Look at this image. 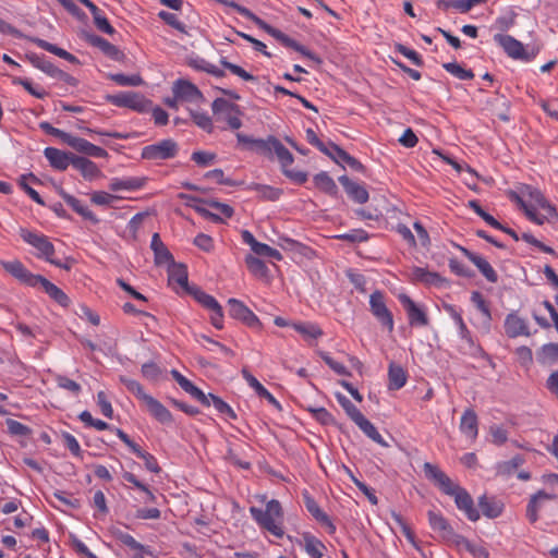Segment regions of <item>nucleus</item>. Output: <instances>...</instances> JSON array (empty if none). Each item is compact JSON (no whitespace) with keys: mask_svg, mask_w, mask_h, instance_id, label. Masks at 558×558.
Segmentation results:
<instances>
[{"mask_svg":"<svg viewBox=\"0 0 558 558\" xmlns=\"http://www.w3.org/2000/svg\"><path fill=\"white\" fill-rule=\"evenodd\" d=\"M61 196L63 201L66 203V205H69L75 213L81 215L84 219L89 220L94 225H97L99 222L97 216L86 205H84L82 201L77 199L76 197L68 193H62Z\"/></svg>","mask_w":558,"mask_h":558,"instance_id":"nucleus-29","label":"nucleus"},{"mask_svg":"<svg viewBox=\"0 0 558 558\" xmlns=\"http://www.w3.org/2000/svg\"><path fill=\"white\" fill-rule=\"evenodd\" d=\"M252 149L268 158L276 156L282 173L293 182L303 184L307 181V174L305 172L290 169V166L294 161L293 155L277 137L270 135L265 140L256 138Z\"/></svg>","mask_w":558,"mask_h":558,"instance_id":"nucleus-2","label":"nucleus"},{"mask_svg":"<svg viewBox=\"0 0 558 558\" xmlns=\"http://www.w3.org/2000/svg\"><path fill=\"white\" fill-rule=\"evenodd\" d=\"M460 432L469 438L471 441H474L478 435V418L473 409H466L460 420L459 425Z\"/></svg>","mask_w":558,"mask_h":558,"instance_id":"nucleus-23","label":"nucleus"},{"mask_svg":"<svg viewBox=\"0 0 558 558\" xmlns=\"http://www.w3.org/2000/svg\"><path fill=\"white\" fill-rule=\"evenodd\" d=\"M193 122L201 128L202 130L206 131L207 133H211L214 125L211 118L209 114L205 111H197V110H191L190 111Z\"/></svg>","mask_w":558,"mask_h":558,"instance_id":"nucleus-53","label":"nucleus"},{"mask_svg":"<svg viewBox=\"0 0 558 558\" xmlns=\"http://www.w3.org/2000/svg\"><path fill=\"white\" fill-rule=\"evenodd\" d=\"M158 16L169 26L173 27L174 29L179 31L182 34H187L186 26L184 23H182L178 15L174 13H170L167 11H160L158 13Z\"/></svg>","mask_w":558,"mask_h":558,"instance_id":"nucleus-61","label":"nucleus"},{"mask_svg":"<svg viewBox=\"0 0 558 558\" xmlns=\"http://www.w3.org/2000/svg\"><path fill=\"white\" fill-rule=\"evenodd\" d=\"M525 459L522 456L517 454L508 461L498 463L496 466L497 474L501 476H510L515 470L523 465Z\"/></svg>","mask_w":558,"mask_h":558,"instance_id":"nucleus-44","label":"nucleus"},{"mask_svg":"<svg viewBox=\"0 0 558 558\" xmlns=\"http://www.w3.org/2000/svg\"><path fill=\"white\" fill-rule=\"evenodd\" d=\"M319 356L336 374L349 375L347 367L341 362L335 360L329 353L319 352Z\"/></svg>","mask_w":558,"mask_h":558,"instance_id":"nucleus-63","label":"nucleus"},{"mask_svg":"<svg viewBox=\"0 0 558 558\" xmlns=\"http://www.w3.org/2000/svg\"><path fill=\"white\" fill-rule=\"evenodd\" d=\"M291 327L304 338L317 339L323 336V330L313 323H293Z\"/></svg>","mask_w":558,"mask_h":558,"instance_id":"nucleus-46","label":"nucleus"},{"mask_svg":"<svg viewBox=\"0 0 558 558\" xmlns=\"http://www.w3.org/2000/svg\"><path fill=\"white\" fill-rule=\"evenodd\" d=\"M428 524L439 537L449 544H454L460 534H457L448 520L439 511L429 510L427 512Z\"/></svg>","mask_w":558,"mask_h":558,"instance_id":"nucleus-10","label":"nucleus"},{"mask_svg":"<svg viewBox=\"0 0 558 558\" xmlns=\"http://www.w3.org/2000/svg\"><path fill=\"white\" fill-rule=\"evenodd\" d=\"M88 43L92 46L99 48L105 54H107L113 59H118V56L120 54L119 49L114 45H112L107 39H105L100 36H97V35L88 36Z\"/></svg>","mask_w":558,"mask_h":558,"instance_id":"nucleus-43","label":"nucleus"},{"mask_svg":"<svg viewBox=\"0 0 558 558\" xmlns=\"http://www.w3.org/2000/svg\"><path fill=\"white\" fill-rule=\"evenodd\" d=\"M34 44L50 52V53H53L69 62H76L77 59L75 56H73L72 53L68 52L66 50L62 49V48H59L58 46L53 45V44H50L49 41L45 40V39H41V38H35L34 40Z\"/></svg>","mask_w":558,"mask_h":558,"instance_id":"nucleus-38","label":"nucleus"},{"mask_svg":"<svg viewBox=\"0 0 558 558\" xmlns=\"http://www.w3.org/2000/svg\"><path fill=\"white\" fill-rule=\"evenodd\" d=\"M189 292L193 295L195 301L206 310H210L219 304V302L213 295L207 294L205 291L198 288H193L189 290Z\"/></svg>","mask_w":558,"mask_h":558,"instance_id":"nucleus-52","label":"nucleus"},{"mask_svg":"<svg viewBox=\"0 0 558 558\" xmlns=\"http://www.w3.org/2000/svg\"><path fill=\"white\" fill-rule=\"evenodd\" d=\"M388 378V388L390 390H399L407 384V374L404 369L399 365H389Z\"/></svg>","mask_w":558,"mask_h":558,"instance_id":"nucleus-34","label":"nucleus"},{"mask_svg":"<svg viewBox=\"0 0 558 558\" xmlns=\"http://www.w3.org/2000/svg\"><path fill=\"white\" fill-rule=\"evenodd\" d=\"M56 383L59 388L70 391L71 393L77 396L81 392V386L76 381L68 378L63 375L56 376Z\"/></svg>","mask_w":558,"mask_h":558,"instance_id":"nucleus-64","label":"nucleus"},{"mask_svg":"<svg viewBox=\"0 0 558 558\" xmlns=\"http://www.w3.org/2000/svg\"><path fill=\"white\" fill-rule=\"evenodd\" d=\"M313 180H314L315 186L318 190H320L322 192H324L330 196L337 195L338 186H337L336 182L333 181V179L327 172L322 171V172L317 173Z\"/></svg>","mask_w":558,"mask_h":558,"instance_id":"nucleus-33","label":"nucleus"},{"mask_svg":"<svg viewBox=\"0 0 558 558\" xmlns=\"http://www.w3.org/2000/svg\"><path fill=\"white\" fill-rule=\"evenodd\" d=\"M172 93L184 102L199 104L204 101L203 93L195 84L187 80L179 78L174 81Z\"/></svg>","mask_w":558,"mask_h":558,"instance_id":"nucleus-11","label":"nucleus"},{"mask_svg":"<svg viewBox=\"0 0 558 558\" xmlns=\"http://www.w3.org/2000/svg\"><path fill=\"white\" fill-rule=\"evenodd\" d=\"M256 25H258L260 28L265 29L270 36H272L275 39H277L279 43H281L284 47H287L289 44H291V39L288 35L282 33L281 31L268 25L263 20L257 17L256 15L252 20Z\"/></svg>","mask_w":558,"mask_h":558,"instance_id":"nucleus-49","label":"nucleus"},{"mask_svg":"<svg viewBox=\"0 0 558 558\" xmlns=\"http://www.w3.org/2000/svg\"><path fill=\"white\" fill-rule=\"evenodd\" d=\"M355 424L359 426V428L373 441L379 444V445H386L383 436L379 434L377 428L374 426V424L368 421L364 415H362Z\"/></svg>","mask_w":558,"mask_h":558,"instance_id":"nucleus-42","label":"nucleus"},{"mask_svg":"<svg viewBox=\"0 0 558 558\" xmlns=\"http://www.w3.org/2000/svg\"><path fill=\"white\" fill-rule=\"evenodd\" d=\"M530 191L531 198L544 210L543 214L537 213L534 206H527L524 209L526 217L536 225H543L546 220L556 219L558 217L556 207L551 205L544 195L536 189L526 186Z\"/></svg>","mask_w":558,"mask_h":558,"instance_id":"nucleus-6","label":"nucleus"},{"mask_svg":"<svg viewBox=\"0 0 558 558\" xmlns=\"http://www.w3.org/2000/svg\"><path fill=\"white\" fill-rule=\"evenodd\" d=\"M109 101L118 107L130 108L136 111H144L147 100L144 96L135 92H122L108 97Z\"/></svg>","mask_w":558,"mask_h":558,"instance_id":"nucleus-14","label":"nucleus"},{"mask_svg":"<svg viewBox=\"0 0 558 558\" xmlns=\"http://www.w3.org/2000/svg\"><path fill=\"white\" fill-rule=\"evenodd\" d=\"M461 341H462L461 351L464 354H469L474 357L485 355V351L483 350V348L480 344L475 343L472 335L468 336V338L466 337L463 338Z\"/></svg>","mask_w":558,"mask_h":558,"instance_id":"nucleus-57","label":"nucleus"},{"mask_svg":"<svg viewBox=\"0 0 558 558\" xmlns=\"http://www.w3.org/2000/svg\"><path fill=\"white\" fill-rule=\"evenodd\" d=\"M150 247L154 251L156 264L160 265L173 262L171 253L163 244L158 233L153 234Z\"/></svg>","mask_w":558,"mask_h":558,"instance_id":"nucleus-31","label":"nucleus"},{"mask_svg":"<svg viewBox=\"0 0 558 558\" xmlns=\"http://www.w3.org/2000/svg\"><path fill=\"white\" fill-rule=\"evenodd\" d=\"M348 196L357 204H365L368 201V192L364 185L350 180L347 175L339 178Z\"/></svg>","mask_w":558,"mask_h":558,"instance_id":"nucleus-24","label":"nucleus"},{"mask_svg":"<svg viewBox=\"0 0 558 558\" xmlns=\"http://www.w3.org/2000/svg\"><path fill=\"white\" fill-rule=\"evenodd\" d=\"M172 265L169 268L168 271V280L170 284H177L181 288L187 287V270L186 267L182 264H174L171 262Z\"/></svg>","mask_w":558,"mask_h":558,"instance_id":"nucleus-35","label":"nucleus"},{"mask_svg":"<svg viewBox=\"0 0 558 558\" xmlns=\"http://www.w3.org/2000/svg\"><path fill=\"white\" fill-rule=\"evenodd\" d=\"M369 311L381 327L387 329L388 332L393 331V315L386 304V298L383 291L375 290L369 295Z\"/></svg>","mask_w":558,"mask_h":558,"instance_id":"nucleus-7","label":"nucleus"},{"mask_svg":"<svg viewBox=\"0 0 558 558\" xmlns=\"http://www.w3.org/2000/svg\"><path fill=\"white\" fill-rule=\"evenodd\" d=\"M44 155L49 161L50 166L60 171L65 170L70 165H72L74 157L73 154L64 153L54 147L45 148Z\"/></svg>","mask_w":558,"mask_h":558,"instance_id":"nucleus-25","label":"nucleus"},{"mask_svg":"<svg viewBox=\"0 0 558 558\" xmlns=\"http://www.w3.org/2000/svg\"><path fill=\"white\" fill-rule=\"evenodd\" d=\"M120 199H122L121 196L105 191H96L90 195L92 203L98 206H112L116 201Z\"/></svg>","mask_w":558,"mask_h":558,"instance_id":"nucleus-55","label":"nucleus"},{"mask_svg":"<svg viewBox=\"0 0 558 558\" xmlns=\"http://www.w3.org/2000/svg\"><path fill=\"white\" fill-rule=\"evenodd\" d=\"M555 497L556 495L546 493L544 490H538L536 494L532 495L526 506L527 520L531 523H535L538 520L541 504L546 500H553Z\"/></svg>","mask_w":558,"mask_h":558,"instance_id":"nucleus-28","label":"nucleus"},{"mask_svg":"<svg viewBox=\"0 0 558 558\" xmlns=\"http://www.w3.org/2000/svg\"><path fill=\"white\" fill-rule=\"evenodd\" d=\"M178 153V143L172 138H165L155 144L144 146L141 150V158L158 163L177 157Z\"/></svg>","mask_w":558,"mask_h":558,"instance_id":"nucleus-4","label":"nucleus"},{"mask_svg":"<svg viewBox=\"0 0 558 558\" xmlns=\"http://www.w3.org/2000/svg\"><path fill=\"white\" fill-rule=\"evenodd\" d=\"M472 303L476 306V308L482 313L484 317V323L487 328H489L492 320V313L488 303L484 299L483 294L478 291L472 292L471 295Z\"/></svg>","mask_w":558,"mask_h":558,"instance_id":"nucleus-48","label":"nucleus"},{"mask_svg":"<svg viewBox=\"0 0 558 558\" xmlns=\"http://www.w3.org/2000/svg\"><path fill=\"white\" fill-rule=\"evenodd\" d=\"M2 267L11 276L17 279L20 282L35 288L37 287V280H40V275L32 274L20 260H7L1 262Z\"/></svg>","mask_w":558,"mask_h":558,"instance_id":"nucleus-12","label":"nucleus"},{"mask_svg":"<svg viewBox=\"0 0 558 558\" xmlns=\"http://www.w3.org/2000/svg\"><path fill=\"white\" fill-rule=\"evenodd\" d=\"M538 360L542 363H554L558 361V343H547L541 348Z\"/></svg>","mask_w":558,"mask_h":558,"instance_id":"nucleus-56","label":"nucleus"},{"mask_svg":"<svg viewBox=\"0 0 558 558\" xmlns=\"http://www.w3.org/2000/svg\"><path fill=\"white\" fill-rule=\"evenodd\" d=\"M304 549L311 558H322L326 546L311 533L303 534Z\"/></svg>","mask_w":558,"mask_h":558,"instance_id":"nucleus-32","label":"nucleus"},{"mask_svg":"<svg viewBox=\"0 0 558 558\" xmlns=\"http://www.w3.org/2000/svg\"><path fill=\"white\" fill-rule=\"evenodd\" d=\"M207 397H209L210 405H213L220 414L226 415L230 420L236 418L235 412L221 398H219L215 395H211V393H209Z\"/></svg>","mask_w":558,"mask_h":558,"instance_id":"nucleus-54","label":"nucleus"},{"mask_svg":"<svg viewBox=\"0 0 558 558\" xmlns=\"http://www.w3.org/2000/svg\"><path fill=\"white\" fill-rule=\"evenodd\" d=\"M13 84L23 86L31 95L38 99H43L47 96L44 88L35 86L28 78L15 77L13 78Z\"/></svg>","mask_w":558,"mask_h":558,"instance_id":"nucleus-59","label":"nucleus"},{"mask_svg":"<svg viewBox=\"0 0 558 558\" xmlns=\"http://www.w3.org/2000/svg\"><path fill=\"white\" fill-rule=\"evenodd\" d=\"M398 300L403 306L411 327H426L429 324L426 307L415 303L408 294L401 293Z\"/></svg>","mask_w":558,"mask_h":558,"instance_id":"nucleus-9","label":"nucleus"},{"mask_svg":"<svg viewBox=\"0 0 558 558\" xmlns=\"http://www.w3.org/2000/svg\"><path fill=\"white\" fill-rule=\"evenodd\" d=\"M220 63L225 69L229 70L232 74L241 77L244 81H248V82L256 81V77L254 75L250 74L247 71H245L240 65L229 62L226 58H222L220 60Z\"/></svg>","mask_w":558,"mask_h":558,"instance_id":"nucleus-62","label":"nucleus"},{"mask_svg":"<svg viewBox=\"0 0 558 558\" xmlns=\"http://www.w3.org/2000/svg\"><path fill=\"white\" fill-rule=\"evenodd\" d=\"M235 108L236 105L225 98H216L211 104L214 114L221 118L230 111H235Z\"/></svg>","mask_w":558,"mask_h":558,"instance_id":"nucleus-60","label":"nucleus"},{"mask_svg":"<svg viewBox=\"0 0 558 558\" xmlns=\"http://www.w3.org/2000/svg\"><path fill=\"white\" fill-rule=\"evenodd\" d=\"M453 545L457 547L464 548L466 551H469L476 558H488L489 557V553L485 547L470 542L468 538H465L462 535H460L458 537V539L456 541V543Z\"/></svg>","mask_w":558,"mask_h":558,"instance_id":"nucleus-40","label":"nucleus"},{"mask_svg":"<svg viewBox=\"0 0 558 558\" xmlns=\"http://www.w3.org/2000/svg\"><path fill=\"white\" fill-rule=\"evenodd\" d=\"M494 41L499 47L502 48V50L509 58H511L513 60H521L524 62H530L536 57V54L538 52V49L527 51L525 49L524 45L520 40H518L517 38H514L511 35H507V34H501V33L495 34Z\"/></svg>","mask_w":558,"mask_h":558,"instance_id":"nucleus-5","label":"nucleus"},{"mask_svg":"<svg viewBox=\"0 0 558 558\" xmlns=\"http://www.w3.org/2000/svg\"><path fill=\"white\" fill-rule=\"evenodd\" d=\"M241 235L243 242L247 244L256 255L269 257L275 260L282 259V254L278 250L266 243L258 242L248 230H243Z\"/></svg>","mask_w":558,"mask_h":558,"instance_id":"nucleus-16","label":"nucleus"},{"mask_svg":"<svg viewBox=\"0 0 558 558\" xmlns=\"http://www.w3.org/2000/svg\"><path fill=\"white\" fill-rule=\"evenodd\" d=\"M40 287L50 299L58 303L62 307H69L71 304L70 298L54 283L40 276V280H37V287Z\"/></svg>","mask_w":558,"mask_h":558,"instance_id":"nucleus-27","label":"nucleus"},{"mask_svg":"<svg viewBox=\"0 0 558 558\" xmlns=\"http://www.w3.org/2000/svg\"><path fill=\"white\" fill-rule=\"evenodd\" d=\"M245 265L252 275L258 278H266L268 276V268L266 264L254 255L245 257Z\"/></svg>","mask_w":558,"mask_h":558,"instance_id":"nucleus-47","label":"nucleus"},{"mask_svg":"<svg viewBox=\"0 0 558 558\" xmlns=\"http://www.w3.org/2000/svg\"><path fill=\"white\" fill-rule=\"evenodd\" d=\"M337 400L347 415L355 423L363 413L343 395L337 393Z\"/></svg>","mask_w":558,"mask_h":558,"instance_id":"nucleus-58","label":"nucleus"},{"mask_svg":"<svg viewBox=\"0 0 558 558\" xmlns=\"http://www.w3.org/2000/svg\"><path fill=\"white\" fill-rule=\"evenodd\" d=\"M147 179L145 177L113 178L110 180L109 189L111 191H138L145 186Z\"/></svg>","mask_w":558,"mask_h":558,"instance_id":"nucleus-26","label":"nucleus"},{"mask_svg":"<svg viewBox=\"0 0 558 558\" xmlns=\"http://www.w3.org/2000/svg\"><path fill=\"white\" fill-rule=\"evenodd\" d=\"M72 166L77 169L85 179L93 180L100 174V170L97 165L85 158L74 155Z\"/></svg>","mask_w":558,"mask_h":558,"instance_id":"nucleus-30","label":"nucleus"},{"mask_svg":"<svg viewBox=\"0 0 558 558\" xmlns=\"http://www.w3.org/2000/svg\"><path fill=\"white\" fill-rule=\"evenodd\" d=\"M229 315L245 323L250 327L260 325L259 318L240 300L229 299Z\"/></svg>","mask_w":558,"mask_h":558,"instance_id":"nucleus-15","label":"nucleus"},{"mask_svg":"<svg viewBox=\"0 0 558 558\" xmlns=\"http://www.w3.org/2000/svg\"><path fill=\"white\" fill-rule=\"evenodd\" d=\"M78 418L86 425V426H89V427H94L96 428L97 430H106V429H110L112 432L116 433V428L117 427H112L111 425H109L108 423H106L105 421H101L99 418H94L93 415L90 414V412L88 411H83L80 415H78Z\"/></svg>","mask_w":558,"mask_h":558,"instance_id":"nucleus-51","label":"nucleus"},{"mask_svg":"<svg viewBox=\"0 0 558 558\" xmlns=\"http://www.w3.org/2000/svg\"><path fill=\"white\" fill-rule=\"evenodd\" d=\"M478 506L483 514L490 519L498 518L502 512V505L498 501L489 499L485 495L478 498Z\"/></svg>","mask_w":558,"mask_h":558,"instance_id":"nucleus-37","label":"nucleus"},{"mask_svg":"<svg viewBox=\"0 0 558 558\" xmlns=\"http://www.w3.org/2000/svg\"><path fill=\"white\" fill-rule=\"evenodd\" d=\"M304 505L311 515L323 526H325L329 534L335 533L336 526L328 517V514L320 509L316 500L308 494H303Z\"/></svg>","mask_w":558,"mask_h":558,"instance_id":"nucleus-18","label":"nucleus"},{"mask_svg":"<svg viewBox=\"0 0 558 558\" xmlns=\"http://www.w3.org/2000/svg\"><path fill=\"white\" fill-rule=\"evenodd\" d=\"M248 190L255 191L257 196L264 201H277L281 195V190L266 184L252 183Z\"/></svg>","mask_w":558,"mask_h":558,"instance_id":"nucleus-41","label":"nucleus"},{"mask_svg":"<svg viewBox=\"0 0 558 558\" xmlns=\"http://www.w3.org/2000/svg\"><path fill=\"white\" fill-rule=\"evenodd\" d=\"M517 17L518 13L512 8H508L495 20L494 27L501 33L507 32L514 26Z\"/></svg>","mask_w":558,"mask_h":558,"instance_id":"nucleus-39","label":"nucleus"},{"mask_svg":"<svg viewBox=\"0 0 558 558\" xmlns=\"http://www.w3.org/2000/svg\"><path fill=\"white\" fill-rule=\"evenodd\" d=\"M250 514L262 530L267 531L277 538L283 537L284 512L279 500H268L265 509L251 507Z\"/></svg>","mask_w":558,"mask_h":558,"instance_id":"nucleus-3","label":"nucleus"},{"mask_svg":"<svg viewBox=\"0 0 558 558\" xmlns=\"http://www.w3.org/2000/svg\"><path fill=\"white\" fill-rule=\"evenodd\" d=\"M458 248L469 258L486 278L487 281L496 283L498 281V275L493 266L481 255L472 253L468 248L458 245Z\"/></svg>","mask_w":558,"mask_h":558,"instance_id":"nucleus-19","label":"nucleus"},{"mask_svg":"<svg viewBox=\"0 0 558 558\" xmlns=\"http://www.w3.org/2000/svg\"><path fill=\"white\" fill-rule=\"evenodd\" d=\"M116 435L121 439V441H123L129 447V449L134 454L144 460L145 466L148 471L153 473L160 472V468L158 465L156 458L149 452L142 450L141 447L136 442H134L124 430H122L121 428H116Z\"/></svg>","mask_w":558,"mask_h":558,"instance_id":"nucleus-13","label":"nucleus"},{"mask_svg":"<svg viewBox=\"0 0 558 558\" xmlns=\"http://www.w3.org/2000/svg\"><path fill=\"white\" fill-rule=\"evenodd\" d=\"M20 236L24 242L33 246L37 253L36 257L50 262L54 255V245L51 243L49 238L43 233L31 231L28 229L21 228Z\"/></svg>","mask_w":558,"mask_h":558,"instance_id":"nucleus-8","label":"nucleus"},{"mask_svg":"<svg viewBox=\"0 0 558 558\" xmlns=\"http://www.w3.org/2000/svg\"><path fill=\"white\" fill-rule=\"evenodd\" d=\"M171 376L179 384V386L194 399L199 401L205 407H210L209 397L197 388L192 381L184 377L179 371L172 369Z\"/></svg>","mask_w":558,"mask_h":558,"instance_id":"nucleus-20","label":"nucleus"},{"mask_svg":"<svg viewBox=\"0 0 558 558\" xmlns=\"http://www.w3.org/2000/svg\"><path fill=\"white\" fill-rule=\"evenodd\" d=\"M504 327L509 338L531 335L526 319L520 317L517 312H511L506 316Z\"/></svg>","mask_w":558,"mask_h":558,"instance_id":"nucleus-17","label":"nucleus"},{"mask_svg":"<svg viewBox=\"0 0 558 558\" xmlns=\"http://www.w3.org/2000/svg\"><path fill=\"white\" fill-rule=\"evenodd\" d=\"M425 476L432 481L444 494L454 498L457 508L464 512L466 518L475 522L481 518L480 511L475 508L471 495L441 471L437 465L425 462L423 465Z\"/></svg>","mask_w":558,"mask_h":558,"instance_id":"nucleus-1","label":"nucleus"},{"mask_svg":"<svg viewBox=\"0 0 558 558\" xmlns=\"http://www.w3.org/2000/svg\"><path fill=\"white\" fill-rule=\"evenodd\" d=\"M150 415L159 423L169 425L173 422L171 412L153 396L145 397L143 402Z\"/></svg>","mask_w":558,"mask_h":558,"instance_id":"nucleus-21","label":"nucleus"},{"mask_svg":"<svg viewBox=\"0 0 558 558\" xmlns=\"http://www.w3.org/2000/svg\"><path fill=\"white\" fill-rule=\"evenodd\" d=\"M122 476L124 481H126L133 487L137 488L143 493V502H156V495L150 490V488L146 484L142 483L133 473L124 472Z\"/></svg>","mask_w":558,"mask_h":558,"instance_id":"nucleus-36","label":"nucleus"},{"mask_svg":"<svg viewBox=\"0 0 558 558\" xmlns=\"http://www.w3.org/2000/svg\"><path fill=\"white\" fill-rule=\"evenodd\" d=\"M442 68L452 76L461 81H470L474 78V73L472 72V70L464 69L457 62L444 63Z\"/></svg>","mask_w":558,"mask_h":558,"instance_id":"nucleus-50","label":"nucleus"},{"mask_svg":"<svg viewBox=\"0 0 558 558\" xmlns=\"http://www.w3.org/2000/svg\"><path fill=\"white\" fill-rule=\"evenodd\" d=\"M412 279L428 286L438 284L441 281V277L437 272L429 271L422 267L413 268Z\"/></svg>","mask_w":558,"mask_h":558,"instance_id":"nucleus-45","label":"nucleus"},{"mask_svg":"<svg viewBox=\"0 0 558 558\" xmlns=\"http://www.w3.org/2000/svg\"><path fill=\"white\" fill-rule=\"evenodd\" d=\"M29 62L36 68L46 73L47 75L57 78V80H65L68 74L57 68L50 60H48L45 56L39 54H31L27 57Z\"/></svg>","mask_w":558,"mask_h":558,"instance_id":"nucleus-22","label":"nucleus"}]
</instances>
